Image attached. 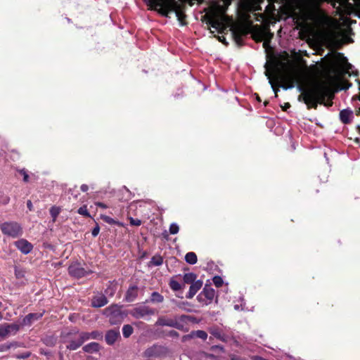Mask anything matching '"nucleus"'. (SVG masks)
I'll list each match as a JSON object with an SVG mask.
<instances>
[{
  "mask_svg": "<svg viewBox=\"0 0 360 360\" xmlns=\"http://www.w3.org/2000/svg\"><path fill=\"white\" fill-rule=\"evenodd\" d=\"M300 94L298 101L304 102L307 109H316L318 104L323 105L329 108L333 104V99L335 97V91L326 82L316 81L307 86H298Z\"/></svg>",
  "mask_w": 360,
  "mask_h": 360,
  "instance_id": "nucleus-1",
  "label": "nucleus"
},
{
  "mask_svg": "<svg viewBox=\"0 0 360 360\" xmlns=\"http://www.w3.org/2000/svg\"><path fill=\"white\" fill-rule=\"evenodd\" d=\"M103 314L109 319L111 325L120 324L125 316L120 306L112 304L103 310Z\"/></svg>",
  "mask_w": 360,
  "mask_h": 360,
  "instance_id": "nucleus-2",
  "label": "nucleus"
},
{
  "mask_svg": "<svg viewBox=\"0 0 360 360\" xmlns=\"http://www.w3.org/2000/svg\"><path fill=\"white\" fill-rule=\"evenodd\" d=\"M173 12L175 13L179 22L181 25H186L187 24L186 20V15L185 14V12L181 8V5L174 3L168 11L165 12L162 8V0H159V14L168 17L169 13Z\"/></svg>",
  "mask_w": 360,
  "mask_h": 360,
  "instance_id": "nucleus-3",
  "label": "nucleus"
},
{
  "mask_svg": "<svg viewBox=\"0 0 360 360\" xmlns=\"http://www.w3.org/2000/svg\"><path fill=\"white\" fill-rule=\"evenodd\" d=\"M188 319V316L186 315L175 316L174 318L161 316L159 317V326H167L177 329H182L184 328V323L186 322Z\"/></svg>",
  "mask_w": 360,
  "mask_h": 360,
  "instance_id": "nucleus-4",
  "label": "nucleus"
},
{
  "mask_svg": "<svg viewBox=\"0 0 360 360\" xmlns=\"http://www.w3.org/2000/svg\"><path fill=\"white\" fill-rule=\"evenodd\" d=\"M214 296L215 290L210 285H205L197 296V300L202 305H207L213 301Z\"/></svg>",
  "mask_w": 360,
  "mask_h": 360,
  "instance_id": "nucleus-5",
  "label": "nucleus"
},
{
  "mask_svg": "<svg viewBox=\"0 0 360 360\" xmlns=\"http://www.w3.org/2000/svg\"><path fill=\"white\" fill-rule=\"evenodd\" d=\"M1 231L7 236L16 238L22 233L20 226L17 222H5L1 225Z\"/></svg>",
  "mask_w": 360,
  "mask_h": 360,
  "instance_id": "nucleus-6",
  "label": "nucleus"
},
{
  "mask_svg": "<svg viewBox=\"0 0 360 360\" xmlns=\"http://www.w3.org/2000/svg\"><path fill=\"white\" fill-rule=\"evenodd\" d=\"M233 38L239 46H243V37L248 34V27L244 25H239L233 27L231 29Z\"/></svg>",
  "mask_w": 360,
  "mask_h": 360,
  "instance_id": "nucleus-7",
  "label": "nucleus"
},
{
  "mask_svg": "<svg viewBox=\"0 0 360 360\" xmlns=\"http://www.w3.org/2000/svg\"><path fill=\"white\" fill-rule=\"evenodd\" d=\"M69 274L77 278L84 277L92 271L90 269H86L79 263H73L68 268Z\"/></svg>",
  "mask_w": 360,
  "mask_h": 360,
  "instance_id": "nucleus-8",
  "label": "nucleus"
},
{
  "mask_svg": "<svg viewBox=\"0 0 360 360\" xmlns=\"http://www.w3.org/2000/svg\"><path fill=\"white\" fill-rule=\"evenodd\" d=\"M207 18V24L218 30L219 33L222 32L224 23L220 16L217 13H213L211 15H206L205 16Z\"/></svg>",
  "mask_w": 360,
  "mask_h": 360,
  "instance_id": "nucleus-9",
  "label": "nucleus"
},
{
  "mask_svg": "<svg viewBox=\"0 0 360 360\" xmlns=\"http://www.w3.org/2000/svg\"><path fill=\"white\" fill-rule=\"evenodd\" d=\"M20 329V326L16 323H4L0 325V337L3 339L7 338L11 334H15Z\"/></svg>",
  "mask_w": 360,
  "mask_h": 360,
  "instance_id": "nucleus-10",
  "label": "nucleus"
},
{
  "mask_svg": "<svg viewBox=\"0 0 360 360\" xmlns=\"http://www.w3.org/2000/svg\"><path fill=\"white\" fill-rule=\"evenodd\" d=\"M155 309H150L148 306H141L134 309L133 311H131V315L136 319H140L143 318L146 316L153 315L155 314Z\"/></svg>",
  "mask_w": 360,
  "mask_h": 360,
  "instance_id": "nucleus-11",
  "label": "nucleus"
},
{
  "mask_svg": "<svg viewBox=\"0 0 360 360\" xmlns=\"http://www.w3.org/2000/svg\"><path fill=\"white\" fill-rule=\"evenodd\" d=\"M120 338L119 329H111L106 332L105 340L108 345H112Z\"/></svg>",
  "mask_w": 360,
  "mask_h": 360,
  "instance_id": "nucleus-12",
  "label": "nucleus"
},
{
  "mask_svg": "<svg viewBox=\"0 0 360 360\" xmlns=\"http://www.w3.org/2000/svg\"><path fill=\"white\" fill-rule=\"evenodd\" d=\"M139 292L140 289L136 285H130L125 293L124 300L127 302H134L137 297Z\"/></svg>",
  "mask_w": 360,
  "mask_h": 360,
  "instance_id": "nucleus-13",
  "label": "nucleus"
},
{
  "mask_svg": "<svg viewBox=\"0 0 360 360\" xmlns=\"http://www.w3.org/2000/svg\"><path fill=\"white\" fill-rule=\"evenodd\" d=\"M15 245L23 254L30 253L33 248L32 245L25 239H20L15 241Z\"/></svg>",
  "mask_w": 360,
  "mask_h": 360,
  "instance_id": "nucleus-14",
  "label": "nucleus"
},
{
  "mask_svg": "<svg viewBox=\"0 0 360 360\" xmlns=\"http://www.w3.org/2000/svg\"><path fill=\"white\" fill-rule=\"evenodd\" d=\"M142 356L145 359H155L158 357V345H153L148 347L142 354Z\"/></svg>",
  "mask_w": 360,
  "mask_h": 360,
  "instance_id": "nucleus-15",
  "label": "nucleus"
},
{
  "mask_svg": "<svg viewBox=\"0 0 360 360\" xmlns=\"http://www.w3.org/2000/svg\"><path fill=\"white\" fill-rule=\"evenodd\" d=\"M82 340L84 342L89 340L90 339L93 340H101L103 338V334L101 332H99L98 330H94L91 333L88 332H82L79 333Z\"/></svg>",
  "mask_w": 360,
  "mask_h": 360,
  "instance_id": "nucleus-16",
  "label": "nucleus"
},
{
  "mask_svg": "<svg viewBox=\"0 0 360 360\" xmlns=\"http://www.w3.org/2000/svg\"><path fill=\"white\" fill-rule=\"evenodd\" d=\"M202 281L200 280H198L195 283H192V285H190L189 291L188 294H186V297L187 299L193 298L197 292L202 288Z\"/></svg>",
  "mask_w": 360,
  "mask_h": 360,
  "instance_id": "nucleus-17",
  "label": "nucleus"
},
{
  "mask_svg": "<svg viewBox=\"0 0 360 360\" xmlns=\"http://www.w3.org/2000/svg\"><path fill=\"white\" fill-rule=\"evenodd\" d=\"M107 303L108 300L103 295L96 296L91 300V306L94 307H101Z\"/></svg>",
  "mask_w": 360,
  "mask_h": 360,
  "instance_id": "nucleus-18",
  "label": "nucleus"
},
{
  "mask_svg": "<svg viewBox=\"0 0 360 360\" xmlns=\"http://www.w3.org/2000/svg\"><path fill=\"white\" fill-rule=\"evenodd\" d=\"M78 333V338L75 340H72L69 341V344L67 345V349L70 350H76L79 348L84 342L82 338L80 333Z\"/></svg>",
  "mask_w": 360,
  "mask_h": 360,
  "instance_id": "nucleus-19",
  "label": "nucleus"
},
{
  "mask_svg": "<svg viewBox=\"0 0 360 360\" xmlns=\"http://www.w3.org/2000/svg\"><path fill=\"white\" fill-rule=\"evenodd\" d=\"M352 114V112L349 110H342L340 112V119L341 122L344 124H349L351 122L350 117Z\"/></svg>",
  "mask_w": 360,
  "mask_h": 360,
  "instance_id": "nucleus-20",
  "label": "nucleus"
},
{
  "mask_svg": "<svg viewBox=\"0 0 360 360\" xmlns=\"http://www.w3.org/2000/svg\"><path fill=\"white\" fill-rule=\"evenodd\" d=\"M100 349V345L97 342H91L83 347V350L87 353H94L98 352Z\"/></svg>",
  "mask_w": 360,
  "mask_h": 360,
  "instance_id": "nucleus-21",
  "label": "nucleus"
},
{
  "mask_svg": "<svg viewBox=\"0 0 360 360\" xmlns=\"http://www.w3.org/2000/svg\"><path fill=\"white\" fill-rule=\"evenodd\" d=\"M197 278L196 274L193 273H186L183 276L184 286L185 284L192 285V283H195Z\"/></svg>",
  "mask_w": 360,
  "mask_h": 360,
  "instance_id": "nucleus-22",
  "label": "nucleus"
},
{
  "mask_svg": "<svg viewBox=\"0 0 360 360\" xmlns=\"http://www.w3.org/2000/svg\"><path fill=\"white\" fill-rule=\"evenodd\" d=\"M41 314L30 313L24 318L23 323L25 325H30L33 322V321L38 320L41 317Z\"/></svg>",
  "mask_w": 360,
  "mask_h": 360,
  "instance_id": "nucleus-23",
  "label": "nucleus"
},
{
  "mask_svg": "<svg viewBox=\"0 0 360 360\" xmlns=\"http://www.w3.org/2000/svg\"><path fill=\"white\" fill-rule=\"evenodd\" d=\"M210 333L212 335L219 340L224 342L226 340L224 334L219 328H212L210 330Z\"/></svg>",
  "mask_w": 360,
  "mask_h": 360,
  "instance_id": "nucleus-24",
  "label": "nucleus"
},
{
  "mask_svg": "<svg viewBox=\"0 0 360 360\" xmlns=\"http://www.w3.org/2000/svg\"><path fill=\"white\" fill-rule=\"evenodd\" d=\"M185 260L190 264H195L198 261L197 255L193 252H189L185 255Z\"/></svg>",
  "mask_w": 360,
  "mask_h": 360,
  "instance_id": "nucleus-25",
  "label": "nucleus"
},
{
  "mask_svg": "<svg viewBox=\"0 0 360 360\" xmlns=\"http://www.w3.org/2000/svg\"><path fill=\"white\" fill-rule=\"evenodd\" d=\"M169 287L174 291L180 290L182 288H184V285H181L179 281H176L174 278H172L169 281Z\"/></svg>",
  "mask_w": 360,
  "mask_h": 360,
  "instance_id": "nucleus-26",
  "label": "nucleus"
},
{
  "mask_svg": "<svg viewBox=\"0 0 360 360\" xmlns=\"http://www.w3.org/2000/svg\"><path fill=\"white\" fill-rule=\"evenodd\" d=\"M148 6V8L151 11H158V0H143Z\"/></svg>",
  "mask_w": 360,
  "mask_h": 360,
  "instance_id": "nucleus-27",
  "label": "nucleus"
},
{
  "mask_svg": "<svg viewBox=\"0 0 360 360\" xmlns=\"http://www.w3.org/2000/svg\"><path fill=\"white\" fill-rule=\"evenodd\" d=\"M133 331H134V328L131 325H129V324L124 325V326L122 328V333H123V336L124 338H129L133 333Z\"/></svg>",
  "mask_w": 360,
  "mask_h": 360,
  "instance_id": "nucleus-28",
  "label": "nucleus"
},
{
  "mask_svg": "<svg viewBox=\"0 0 360 360\" xmlns=\"http://www.w3.org/2000/svg\"><path fill=\"white\" fill-rule=\"evenodd\" d=\"M265 74H266V76L269 79V83L271 85V87H272V89H273V90H274V91L275 93V96L277 97L278 96V91H279L278 87L276 86V84L273 81V79L271 78V73L268 70H266L265 72Z\"/></svg>",
  "mask_w": 360,
  "mask_h": 360,
  "instance_id": "nucleus-29",
  "label": "nucleus"
},
{
  "mask_svg": "<svg viewBox=\"0 0 360 360\" xmlns=\"http://www.w3.org/2000/svg\"><path fill=\"white\" fill-rule=\"evenodd\" d=\"M60 209L58 207L53 206L50 209V214L53 218V221H55L57 217L60 214Z\"/></svg>",
  "mask_w": 360,
  "mask_h": 360,
  "instance_id": "nucleus-30",
  "label": "nucleus"
},
{
  "mask_svg": "<svg viewBox=\"0 0 360 360\" xmlns=\"http://www.w3.org/2000/svg\"><path fill=\"white\" fill-rule=\"evenodd\" d=\"M25 270L18 266L15 267V275L18 279L23 278L25 276Z\"/></svg>",
  "mask_w": 360,
  "mask_h": 360,
  "instance_id": "nucleus-31",
  "label": "nucleus"
},
{
  "mask_svg": "<svg viewBox=\"0 0 360 360\" xmlns=\"http://www.w3.org/2000/svg\"><path fill=\"white\" fill-rule=\"evenodd\" d=\"M213 283L217 288H220L223 285V279L219 276H215L212 278Z\"/></svg>",
  "mask_w": 360,
  "mask_h": 360,
  "instance_id": "nucleus-32",
  "label": "nucleus"
},
{
  "mask_svg": "<svg viewBox=\"0 0 360 360\" xmlns=\"http://www.w3.org/2000/svg\"><path fill=\"white\" fill-rule=\"evenodd\" d=\"M77 212L79 214L83 215L86 217H91L90 214L89 213V212L87 210L86 205H83L82 207H79L77 210Z\"/></svg>",
  "mask_w": 360,
  "mask_h": 360,
  "instance_id": "nucleus-33",
  "label": "nucleus"
},
{
  "mask_svg": "<svg viewBox=\"0 0 360 360\" xmlns=\"http://www.w3.org/2000/svg\"><path fill=\"white\" fill-rule=\"evenodd\" d=\"M195 335L200 338V339H202V340H206L207 338V334L205 331L204 330H198L197 331L195 332Z\"/></svg>",
  "mask_w": 360,
  "mask_h": 360,
  "instance_id": "nucleus-34",
  "label": "nucleus"
},
{
  "mask_svg": "<svg viewBox=\"0 0 360 360\" xmlns=\"http://www.w3.org/2000/svg\"><path fill=\"white\" fill-rule=\"evenodd\" d=\"M101 218L106 223L109 224H117V222L113 219L112 218L108 217V216H106V215H101Z\"/></svg>",
  "mask_w": 360,
  "mask_h": 360,
  "instance_id": "nucleus-35",
  "label": "nucleus"
},
{
  "mask_svg": "<svg viewBox=\"0 0 360 360\" xmlns=\"http://www.w3.org/2000/svg\"><path fill=\"white\" fill-rule=\"evenodd\" d=\"M179 230V227L176 224H172L169 226V233L171 234H176Z\"/></svg>",
  "mask_w": 360,
  "mask_h": 360,
  "instance_id": "nucleus-36",
  "label": "nucleus"
},
{
  "mask_svg": "<svg viewBox=\"0 0 360 360\" xmlns=\"http://www.w3.org/2000/svg\"><path fill=\"white\" fill-rule=\"evenodd\" d=\"M281 86L283 89L287 90V89H292V88H293V87H294V84H293V82L290 80V81H289V82H288V84H287V83L283 84H281Z\"/></svg>",
  "mask_w": 360,
  "mask_h": 360,
  "instance_id": "nucleus-37",
  "label": "nucleus"
},
{
  "mask_svg": "<svg viewBox=\"0 0 360 360\" xmlns=\"http://www.w3.org/2000/svg\"><path fill=\"white\" fill-rule=\"evenodd\" d=\"M115 290H116V287H115V285H113V286H109V287L105 290V293H106L107 295H110V296H112V295L115 294Z\"/></svg>",
  "mask_w": 360,
  "mask_h": 360,
  "instance_id": "nucleus-38",
  "label": "nucleus"
},
{
  "mask_svg": "<svg viewBox=\"0 0 360 360\" xmlns=\"http://www.w3.org/2000/svg\"><path fill=\"white\" fill-rule=\"evenodd\" d=\"M15 345V343L4 344L0 346V349L1 351H6L9 349L11 347Z\"/></svg>",
  "mask_w": 360,
  "mask_h": 360,
  "instance_id": "nucleus-39",
  "label": "nucleus"
},
{
  "mask_svg": "<svg viewBox=\"0 0 360 360\" xmlns=\"http://www.w3.org/2000/svg\"><path fill=\"white\" fill-rule=\"evenodd\" d=\"M30 355H31V353L30 352H24V353H22V354L16 355L15 357L17 359H27L29 356H30Z\"/></svg>",
  "mask_w": 360,
  "mask_h": 360,
  "instance_id": "nucleus-40",
  "label": "nucleus"
},
{
  "mask_svg": "<svg viewBox=\"0 0 360 360\" xmlns=\"http://www.w3.org/2000/svg\"><path fill=\"white\" fill-rule=\"evenodd\" d=\"M100 231V227L98 224H96V226L93 229L91 234L94 237H96L98 235Z\"/></svg>",
  "mask_w": 360,
  "mask_h": 360,
  "instance_id": "nucleus-41",
  "label": "nucleus"
},
{
  "mask_svg": "<svg viewBox=\"0 0 360 360\" xmlns=\"http://www.w3.org/2000/svg\"><path fill=\"white\" fill-rule=\"evenodd\" d=\"M130 224L134 226H140L141 224V220L138 219L130 218Z\"/></svg>",
  "mask_w": 360,
  "mask_h": 360,
  "instance_id": "nucleus-42",
  "label": "nucleus"
},
{
  "mask_svg": "<svg viewBox=\"0 0 360 360\" xmlns=\"http://www.w3.org/2000/svg\"><path fill=\"white\" fill-rule=\"evenodd\" d=\"M167 335L172 337V338H178L179 337V333L176 330H171L168 332Z\"/></svg>",
  "mask_w": 360,
  "mask_h": 360,
  "instance_id": "nucleus-43",
  "label": "nucleus"
},
{
  "mask_svg": "<svg viewBox=\"0 0 360 360\" xmlns=\"http://www.w3.org/2000/svg\"><path fill=\"white\" fill-rule=\"evenodd\" d=\"M158 266V258L156 256H153L151 259V261L149 262V266Z\"/></svg>",
  "mask_w": 360,
  "mask_h": 360,
  "instance_id": "nucleus-44",
  "label": "nucleus"
},
{
  "mask_svg": "<svg viewBox=\"0 0 360 360\" xmlns=\"http://www.w3.org/2000/svg\"><path fill=\"white\" fill-rule=\"evenodd\" d=\"M211 350L212 351L219 350V351H221V352H224V347L222 346H220V345H214V346H212Z\"/></svg>",
  "mask_w": 360,
  "mask_h": 360,
  "instance_id": "nucleus-45",
  "label": "nucleus"
},
{
  "mask_svg": "<svg viewBox=\"0 0 360 360\" xmlns=\"http://www.w3.org/2000/svg\"><path fill=\"white\" fill-rule=\"evenodd\" d=\"M20 173L23 175V181L25 182H27L29 180V176L27 174V172L24 169H22L20 171Z\"/></svg>",
  "mask_w": 360,
  "mask_h": 360,
  "instance_id": "nucleus-46",
  "label": "nucleus"
},
{
  "mask_svg": "<svg viewBox=\"0 0 360 360\" xmlns=\"http://www.w3.org/2000/svg\"><path fill=\"white\" fill-rule=\"evenodd\" d=\"M290 106H291V105H290V104L289 103H284V105L281 106V108H282V110H283V111H287V110H288V108H290Z\"/></svg>",
  "mask_w": 360,
  "mask_h": 360,
  "instance_id": "nucleus-47",
  "label": "nucleus"
},
{
  "mask_svg": "<svg viewBox=\"0 0 360 360\" xmlns=\"http://www.w3.org/2000/svg\"><path fill=\"white\" fill-rule=\"evenodd\" d=\"M96 205L97 207H101V208H104V209L108 207H107V205H106L105 204H104V203H103V202H96Z\"/></svg>",
  "mask_w": 360,
  "mask_h": 360,
  "instance_id": "nucleus-48",
  "label": "nucleus"
},
{
  "mask_svg": "<svg viewBox=\"0 0 360 360\" xmlns=\"http://www.w3.org/2000/svg\"><path fill=\"white\" fill-rule=\"evenodd\" d=\"M27 208L29 209L30 211L32 210L33 205H32V203L31 200H29L27 201Z\"/></svg>",
  "mask_w": 360,
  "mask_h": 360,
  "instance_id": "nucleus-49",
  "label": "nucleus"
},
{
  "mask_svg": "<svg viewBox=\"0 0 360 360\" xmlns=\"http://www.w3.org/2000/svg\"><path fill=\"white\" fill-rule=\"evenodd\" d=\"M252 360H268L266 359H264V358H263V357H262L260 356H257V355L253 356L252 357Z\"/></svg>",
  "mask_w": 360,
  "mask_h": 360,
  "instance_id": "nucleus-50",
  "label": "nucleus"
},
{
  "mask_svg": "<svg viewBox=\"0 0 360 360\" xmlns=\"http://www.w3.org/2000/svg\"><path fill=\"white\" fill-rule=\"evenodd\" d=\"M88 189H89V186H88L86 184H82V185L81 186V190H82V191H83V192H86V191H88Z\"/></svg>",
  "mask_w": 360,
  "mask_h": 360,
  "instance_id": "nucleus-51",
  "label": "nucleus"
},
{
  "mask_svg": "<svg viewBox=\"0 0 360 360\" xmlns=\"http://www.w3.org/2000/svg\"><path fill=\"white\" fill-rule=\"evenodd\" d=\"M163 262V259L162 257L159 256V266L161 265Z\"/></svg>",
  "mask_w": 360,
  "mask_h": 360,
  "instance_id": "nucleus-52",
  "label": "nucleus"
},
{
  "mask_svg": "<svg viewBox=\"0 0 360 360\" xmlns=\"http://www.w3.org/2000/svg\"><path fill=\"white\" fill-rule=\"evenodd\" d=\"M158 296V292H154L152 293V297H153V300H154L155 298V297Z\"/></svg>",
  "mask_w": 360,
  "mask_h": 360,
  "instance_id": "nucleus-53",
  "label": "nucleus"
},
{
  "mask_svg": "<svg viewBox=\"0 0 360 360\" xmlns=\"http://www.w3.org/2000/svg\"><path fill=\"white\" fill-rule=\"evenodd\" d=\"M163 301V296L159 294V302H161Z\"/></svg>",
  "mask_w": 360,
  "mask_h": 360,
  "instance_id": "nucleus-54",
  "label": "nucleus"
},
{
  "mask_svg": "<svg viewBox=\"0 0 360 360\" xmlns=\"http://www.w3.org/2000/svg\"><path fill=\"white\" fill-rule=\"evenodd\" d=\"M338 55H339V56H342V58H343V60H345V62H347V58H346L345 57H344V56H343V55H342V53H338Z\"/></svg>",
  "mask_w": 360,
  "mask_h": 360,
  "instance_id": "nucleus-55",
  "label": "nucleus"
},
{
  "mask_svg": "<svg viewBox=\"0 0 360 360\" xmlns=\"http://www.w3.org/2000/svg\"><path fill=\"white\" fill-rule=\"evenodd\" d=\"M347 69H350L352 67V65L350 63H347Z\"/></svg>",
  "mask_w": 360,
  "mask_h": 360,
  "instance_id": "nucleus-56",
  "label": "nucleus"
},
{
  "mask_svg": "<svg viewBox=\"0 0 360 360\" xmlns=\"http://www.w3.org/2000/svg\"><path fill=\"white\" fill-rule=\"evenodd\" d=\"M268 103H269V102H268V101H265V102L264 103V105L265 106H266V105H268Z\"/></svg>",
  "mask_w": 360,
  "mask_h": 360,
  "instance_id": "nucleus-57",
  "label": "nucleus"
},
{
  "mask_svg": "<svg viewBox=\"0 0 360 360\" xmlns=\"http://www.w3.org/2000/svg\"><path fill=\"white\" fill-rule=\"evenodd\" d=\"M257 99L258 101H261V99H260V98L258 96H257Z\"/></svg>",
  "mask_w": 360,
  "mask_h": 360,
  "instance_id": "nucleus-58",
  "label": "nucleus"
},
{
  "mask_svg": "<svg viewBox=\"0 0 360 360\" xmlns=\"http://www.w3.org/2000/svg\"><path fill=\"white\" fill-rule=\"evenodd\" d=\"M145 360H155V359H145Z\"/></svg>",
  "mask_w": 360,
  "mask_h": 360,
  "instance_id": "nucleus-59",
  "label": "nucleus"
}]
</instances>
